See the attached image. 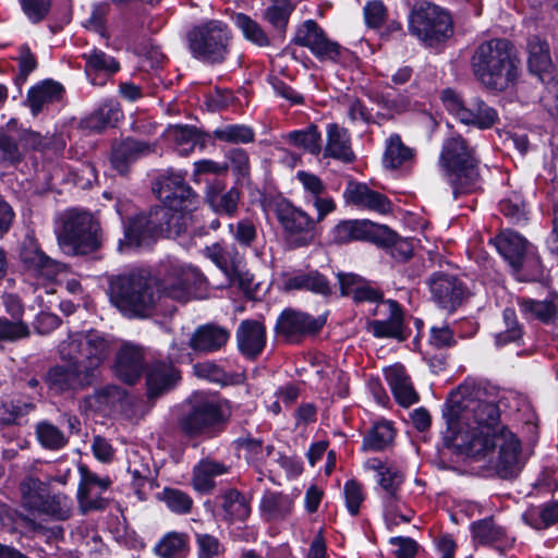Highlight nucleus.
<instances>
[{"mask_svg":"<svg viewBox=\"0 0 558 558\" xmlns=\"http://www.w3.org/2000/svg\"><path fill=\"white\" fill-rule=\"evenodd\" d=\"M19 489L22 507L31 512H35L47 496V484L33 475L25 476Z\"/></svg>","mask_w":558,"mask_h":558,"instance_id":"nucleus-39","label":"nucleus"},{"mask_svg":"<svg viewBox=\"0 0 558 558\" xmlns=\"http://www.w3.org/2000/svg\"><path fill=\"white\" fill-rule=\"evenodd\" d=\"M474 538L481 544H490L502 537L504 531L492 519H485L473 523Z\"/></svg>","mask_w":558,"mask_h":558,"instance_id":"nucleus-62","label":"nucleus"},{"mask_svg":"<svg viewBox=\"0 0 558 558\" xmlns=\"http://www.w3.org/2000/svg\"><path fill=\"white\" fill-rule=\"evenodd\" d=\"M230 338L227 328L216 324L199 326L192 335L189 345L195 352L210 353L220 350Z\"/></svg>","mask_w":558,"mask_h":558,"instance_id":"nucleus-25","label":"nucleus"},{"mask_svg":"<svg viewBox=\"0 0 558 558\" xmlns=\"http://www.w3.org/2000/svg\"><path fill=\"white\" fill-rule=\"evenodd\" d=\"M156 283L163 306L168 299L187 302L192 295H198L205 290L207 280L196 268L173 266L162 278H156Z\"/></svg>","mask_w":558,"mask_h":558,"instance_id":"nucleus-12","label":"nucleus"},{"mask_svg":"<svg viewBox=\"0 0 558 558\" xmlns=\"http://www.w3.org/2000/svg\"><path fill=\"white\" fill-rule=\"evenodd\" d=\"M487 392L474 383L465 381L452 391L447 399L444 416L447 430L444 442L453 448V437L459 435L482 436L492 438L498 434L499 409L494 401L486 399Z\"/></svg>","mask_w":558,"mask_h":558,"instance_id":"nucleus-1","label":"nucleus"},{"mask_svg":"<svg viewBox=\"0 0 558 558\" xmlns=\"http://www.w3.org/2000/svg\"><path fill=\"white\" fill-rule=\"evenodd\" d=\"M231 39L228 24L219 20L197 24L186 33L192 56L210 64L222 63L227 59Z\"/></svg>","mask_w":558,"mask_h":558,"instance_id":"nucleus-8","label":"nucleus"},{"mask_svg":"<svg viewBox=\"0 0 558 558\" xmlns=\"http://www.w3.org/2000/svg\"><path fill=\"white\" fill-rule=\"evenodd\" d=\"M293 508V500L282 493L266 492L260 500L262 514L268 521L282 520Z\"/></svg>","mask_w":558,"mask_h":558,"instance_id":"nucleus-37","label":"nucleus"},{"mask_svg":"<svg viewBox=\"0 0 558 558\" xmlns=\"http://www.w3.org/2000/svg\"><path fill=\"white\" fill-rule=\"evenodd\" d=\"M293 43L308 48L320 61L336 62L340 57V45L330 40L323 28L313 20L305 21L298 28Z\"/></svg>","mask_w":558,"mask_h":558,"instance_id":"nucleus-19","label":"nucleus"},{"mask_svg":"<svg viewBox=\"0 0 558 558\" xmlns=\"http://www.w3.org/2000/svg\"><path fill=\"white\" fill-rule=\"evenodd\" d=\"M54 365L45 376V383L57 393L77 392L90 387L96 380L77 363Z\"/></svg>","mask_w":558,"mask_h":558,"instance_id":"nucleus-20","label":"nucleus"},{"mask_svg":"<svg viewBox=\"0 0 558 558\" xmlns=\"http://www.w3.org/2000/svg\"><path fill=\"white\" fill-rule=\"evenodd\" d=\"M144 366V352L141 347L125 343L117 352L114 374L120 380L129 385L135 384L141 378Z\"/></svg>","mask_w":558,"mask_h":558,"instance_id":"nucleus-22","label":"nucleus"},{"mask_svg":"<svg viewBox=\"0 0 558 558\" xmlns=\"http://www.w3.org/2000/svg\"><path fill=\"white\" fill-rule=\"evenodd\" d=\"M288 140L296 147L303 148L313 155L322 150V137L316 125H310L306 130L289 133Z\"/></svg>","mask_w":558,"mask_h":558,"instance_id":"nucleus-51","label":"nucleus"},{"mask_svg":"<svg viewBox=\"0 0 558 558\" xmlns=\"http://www.w3.org/2000/svg\"><path fill=\"white\" fill-rule=\"evenodd\" d=\"M286 287L288 290H306L326 298L333 291L330 281L318 270L296 274L287 280Z\"/></svg>","mask_w":558,"mask_h":558,"instance_id":"nucleus-31","label":"nucleus"},{"mask_svg":"<svg viewBox=\"0 0 558 558\" xmlns=\"http://www.w3.org/2000/svg\"><path fill=\"white\" fill-rule=\"evenodd\" d=\"M527 65L531 72L536 74L546 73L551 68L549 48L545 40L538 36H532L527 41Z\"/></svg>","mask_w":558,"mask_h":558,"instance_id":"nucleus-40","label":"nucleus"},{"mask_svg":"<svg viewBox=\"0 0 558 558\" xmlns=\"http://www.w3.org/2000/svg\"><path fill=\"white\" fill-rule=\"evenodd\" d=\"M156 284V278L143 272L112 277L109 282L110 300L124 316L146 318L161 306Z\"/></svg>","mask_w":558,"mask_h":558,"instance_id":"nucleus-3","label":"nucleus"},{"mask_svg":"<svg viewBox=\"0 0 558 558\" xmlns=\"http://www.w3.org/2000/svg\"><path fill=\"white\" fill-rule=\"evenodd\" d=\"M335 241H369L376 245L389 244L395 239V232L386 226L376 225L369 220H351L338 223L333 230Z\"/></svg>","mask_w":558,"mask_h":558,"instance_id":"nucleus-18","label":"nucleus"},{"mask_svg":"<svg viewBox=\"0 0 558 558\" xmlns=\"http://www.w3.org/2000/svg\"><path fill=\"white\" fill-rule=\"evenodd\" d=\"M154 151L155 147L147 142L125 138L113 145L111 163L120 174H125L132 162Z\"/></svg>","mask_w":558,"mask_h":558,"instance_id":"nucleus-24","label":"nucleus"},{"mask_svg":"<svg viewBox=\"0 0 558 558\" xmlns=\"http://www.w3.org/2000/svg\"><path fill=\"white\" fill-rule=\"evenodd\" d=\"M499 254L509 263L521 280H536L543 275L539 257L534 254L529 242L519 233L506 230L494 240Z\"/></svg>","mask_w":558,"mask_h":558,"instance_id":"nucleus-10","label":"nucleus"},{"mask_svg":"<svg viewBox=\"0 0 558 558\" xmlns=\"http://www.w3.org/2000/svg\"><path fill=\"white\" fill-rule=\"evenodd\" d=\"M81 481L77 489V504L82 514L92 511L105 510L109 505V499L102 496L111 485V480L100 477L92 472L86 465H80Z\"/></svg>","mask_w":558,"mask_h":558,"instance_id":"nucleus-17","label":"nucleus"},{"mask_svg":"<svg viewBox=\"0 0 558 558\" xmlns=\"http://www.w3.org/2000/svg\"><path fill=\"white\" fill-rule=\"evenodd\" d=\"M240 199V192L236 189H230L225 193L213 191L208 194L209 206L219 214H226L232 216L238 210V204Z\"/></svg>","mask_w":558,"mask_h":558,"instance_id":"nucleus-53","label":"nucleus"},{"mask_svg":"<svg viewBox=\"0 0 558 558\" xmlns=\"http://www.w3.org/2000/svg\"><path fill=\"white\" fill-rule=\"evenodd\" d=\"M325 157L339 159L343 162H352L355 158L350 145L347 130L337 124H329L327 130V145L324 151Z\"/></svg>","mask_w":558,"mask_h":558,"instance_id":"nucleus-33","label":"nucleus"},{"mask_svg":"<svg viewBox=\"0 0 558 558\" xmlns=\"http://www.w3.org/2000/svg\"><path fill=\"white\" fill-rule=\"evenodd\" d=\"M58 241L74 255L95 253L104 241L100 223L87 211L68 210L62 218Z\"/></svg>","mask_w":558,"mask_h":558,"instance_id":"nucleus-7","label":"nucleus"},{"mask_svg":"<svg viewBox=\"0 0 558 558\" xmlns=\"http://www.w3.org/2000/svg\"><path fill=\"white\" fill-rule=\"evenodd\" d=\"M344 197L349 203L360 208H366L379 214H386L390 210L388 198L371 190L366 184L350 182L344 192Z\"/></svg>","mask_w":558,"mask_h":558,"instance_id":"nucleus-26","label":"nucleus"},{"mask_svg":"<svg viewBox=\"0 0 558 558\" xmlns=\"http://www.w3.org/2000/svg\"><path fill=\"white\" fill-rule=\"evenodd\" d=\"M187 550V536L177 532L168 533L156 546V553L162 558H184Z\"/></svg>","mask_w":558,"mask_h":558,"instance_id":"nucleus-47","label":"nucleus"},{"mask_svg":"<svg viewBox=\"0 0 558 558\" xmlns=\"http://www.w3.org/2000/svg\"><path fill=\"white\" fill-rule=\"evenodd\" d=\"M205 255L230 279L239 275V267L242 257L235 246L223 247L219 243H214L205 248Z\"/></svg>","mask_w":558,"mask_h":558,"instance_id":"nucleus-30","label":"nucleus"},{"mask_svg":"<svg viewBox=\"0 0 558 558\" xmlns=\"http://www.w3.org/2000/svg\"><path fill=\"white\" fill-rule=\"evenodd\" d=\"M388 306L389 318L385 320H373L369 328L376 337L397 338L402 340V312L396 301L388 300L385 302Z\"/></svg>","mask_w":558,"mask_h":558,"instance_id":"nucleus-36","label":"nucleus"},{"mask_svg":"<svg viewBox=\"0 0 558 558\" xmlns=\"http://www.w3.org/2000/svg\"><path fill=\"white\" fill-rule=\"evenodd\" d=\"M393 439V429L389 423L376 424L364 437L363 448L373 451L385 449Z\"/></svg>","mask_w":558,"mask_h":558,"instance_id":"nucleus-54","label":"nucleus"},{"mask_svg":"<svg viewBox=\"0 0 558 558\" xmlns=\"http://www.w3.org/2000/svg\"><path fill=\"white\" fill-rule=\"evenodd\" d=\"M35 512L48 515L57 521H65L72 514V504L63 494L46 496Z\"/></svg>","mask_w":558,"mask_h":558,"instance_id":"nucleus-44","label":"nucleus"},{"mask_svg":"<svg viewBox=\"0 0 558 558\" xmlns=\"http://www.w3.org/2000/svg\"><path fill=\"white\" fill-rule=\"evenodd\" d=\"M441 99L447 109L466 125L489 129L497 121L496 110L480 98L464 102L452 89H445Z\"/></svg>","mask_w":558,"mask_h":558,"instance_id":"nucleus-14","label":"nucleus"},{"mask_svg":"<svg viewBox=\"0 0 558 558\" xmlns=\"http://www.w3.org/2000/svg\"><path fill=\"white\" fill-rule=\"evenodd\" d=\"M23 160V150L12 136L0 132V163L16 166Z\"/></svg>","mask_w":558,"mask_h":558,"instance_id":"nucleus-60","label":"nucleus"},{"mask_svg":"<svg viewBox=\"0 0 558 558\" xmlns=\"http://www.w3.org/2000/svg\"><path fill=\"white\" fill-rule=\"evenodd\" d=\"M403 480V474L395 468L379 472V485L385 492L384 499L387 507H391L392 504L398 500Z\"/></svg>","mask_w":558,"mask_h":558,"instance_id":"nucleus-52","label":"nucleus"},{"mask_svg":"<svg viewBox=\"0 0 558 558\" xmlns=\"http://www.w3.org/2000/svg\"><path fill=\"white\" fill-rule=\"evenodd\" d=\"M121 117L119 104L107 101L85 120V124L87 129L100 132L108 125H113Z\"/></svg>","mask_w":558,"mask_h":558,"instance_id":"nucleus-43","label":"nucleus"},{"mask_svg":"<svg viewBox=\"0 0 558 558\" xmlns=\"http://www.w3.org/2000/svg\"><path fill=\"white\" fill-rule=\"evenodd\" d=\"M415 150L408 147L398 134L389 136L384 154V163L387 168L397 169L408 161L413 160Z\"/></svg>","mask_w":558,"mask_h":558,"instance_id":"nucleus-42","label":"nucleus"},{"mask_svg":"<svg viewBox=\"0 0 558 558\" xmlns=\"http://www.w3.org/2000/svg\"><path fill=\"white\" fill-rule=\"evenodd\" d=\"M126 392L117 385H107L86 397L87 407L97 412H109L124 401Z\"/></svg>","mask_w":558,"mask_h":558,"instance_id":"nucleus-34","label":"nucleus"},{"mask_svg":"<svg viewBox=\"0 0 558 558\" xmlns=\"http://www.w3.org/2000/svg\"><path fill=\"white\" fill-rule=\"evenodd\" d=\"M326 318L323 316L313 317L306 313L294 310H286L280 315L276 329L284 337L292 339L317 332L323 328Z\"/></svg>","mask_w":558,"mask_h":558,"instance_id":"nucleus-21","label":"nucleus"},{"mask_svg":"<svg viewBox=\"0 0 558 558\" xmlns=\"http://www.w3.org/2000/svg\"><path fill=\"white\" fill-rule=\"evenodd\" d=\"M233 239L243 247H250L257 239V227L250 218L229 225Z\"/></svg>","mask_w":558,"mask_h":558,"instance_id":"nucleus-59","label":"nucleus"},{"mask_svg":"<svg viewBox=\"0 0 558 558\" xmlns=\"http://www.w3.org/2000/svg\"><path fill=\"white\" fill-rule=\"evenodd\" d=\"M225 512V519L229 521H243L251 512L246 498L236 489H227L218 497Z\"/></svg>","mask_w":558,"mask_h":558,"instance_id":"nucleus-41","label":"nucleus"},{"mask_svg":"<svg viewBox=\"0 0 558 558\" xmlns=\"http://www.w3.org/2000/svg\"><path fill=\"white\" fill-rule=\"evenodd\" d=\"M427 284L433 301L448 313L454 312L469 296V290L454 275L435 271L428 278Z\"/></svg>","mask_w":558,"mask_h":558,"instance_id":"nucleus-15","label":"nucleus"},{"mask_svg":"<svg viewBox=\"0 0 558 558\" xmlns=\"http://www.w3.org/2000/svg\"><path fill=\"white\" fill-rule=\"evenodd\" d=\"M518 305L526 319H536L543 324L553 323L558 315V307L550 300L538 301L530 298H519Z\"/></svg>","mask_w":558,"mask_h":558,"instance_id":"nucleus-35","label":"nucleus"},{"mask_svg":"<svg viewBox=\"0 0 558 558\" xmlns=\"http://www.w3.org/2000/svg\"><path fill=\"white\" fill-rule=\"evenodd\" d=\"M36 435L41 446L50 450L61 449L68 442L64 434L48 422H41L37 425Z\"/></svg>","mask_w":558,"mask_h":558,"instance_id":"nucleus-56","label":"nucleus"},{"mask_svg":"<svg viewBox=\"0 0 558 558\" xmlns=\"http://www.w3.org/2000/svg\"><path fill=\"white\" fill-rule=\"evenodd\" d=\"M168 137L177 145L181 155L191 153L201 141L197 130L189 125H173L167 130Z\"/></svg>","mask_w":558,"mask_h":558,"instance_id":"nucleus-45","label":"nucleus"},{"mask_svg":"<svg viewBox=\"0 0 558 558\" xmlns=\"http://www.w3.org/2000/svg\"><path fill=\"white\" fill-rule=\"evenodd\" d=\"M292 7L288 0H274L265 12V19L280 32H284Z\"/></svg>","mask_w":558,"mask_h":558,"instance_id":"nucleus-61","label":"nucleus"},{"mask_svg":"<svg viewBox=\"0 0 558 558\" xmlns=\"http://www.w3.org/2000/svg\"><path fill=\"white\" fill-rule=\"evenodd\" d=\"M236 342L240 352L247 359L257 357L266 344V328L255 319L242 320L236 330Z\"/></svg>","mask_w":558,"mask_h":558,"instance_id":"nucleus-23","label":"nucleus"},{"mask_svg":"<svg viewBox=\"0 0 558 558\" xmlns=\"http://www.w3.org/2000/svg\"><path fill=\"white\" fill-rule=\"evenodd\" d=\"M20 143L25 149L39 151L53 150L58 154L63 150L65 143L58 137H43L39 133L24 131L20 136Z\"/></svg>","mask_w":558,"mask_h":558,"instance_id":"nucleus-48","label":"nucleus"},{"mask_svg":"<svg viewBox=\"0 0 558 558\" xmlns=\"http://www.w3.org/2000/svg\"><path fill=\"white\" fill-rule=\"evenodd\" d=\"M110 353L109 339L97 330L71 335L59 344L60 359L77 362L95 380Z\"/></svg>","mask_w":558,"mask_h":558,"instance_id":"nucleus-6","label":"nucleus"},{"mask_svg":"<svg viewBox=\"0 0 558 558\" xmlns=\"http://www.w3.org/2000/svg\"><path fill=\"white\" fill-rule=\"evenodd\" d=\"M385 376L400 405L410 407L418 401V395L413 388L411 378L402 365L395 364L388 367L385 371Z\"/></svg>","mask_w":558,"mask_h":558,"instance_id":"nucleus-27","label":"nucleus"},{"mask_svg":"<svg viewBox=\"0 0 558 558\" xmlns=\"http://www.w3.org/2000/svg\"><path fill=\"white\" fill-rule=\"evenodd\" d=\"M454 449L475 459L486 457L495 448H498V456L494 462L496 474L502 480L514 478L521 472L524 465V459L521 452V442L506 427H500L498 434L492 438L487 435L472 436L459 435L453 437Z\"/></svg>","mask_w":558,"mask_h":558,"instance_id":"nucleus-2","label":"nucleus"},{"mask_svg":"<svg viewBox=\"0 0 558 558\" xmlns=\"http://www.w3.org/2000/svg\"><path fill=\"white\" fill-rule=\"evenodd\" d=\"M523 520L536 530L545 529L558 521V504L547 505L543 509H530Z\"/></svg>","mask_w":558,"mask_h":558,"instance_id":"nucleus-55","label":"nucleus"},{"mask_svg":"<svg viewBox=\"0 0 558 558\" xmlns=\"http://www.w3.org/2000/svg\"><path fill=\"white\" fill-rule=\"evenodd\" d=\"M178 371L167 363H157L153 365L146 378L147 391L150 398L158 397L163 391L172 388L179 380Z\"/></svg>","mask_w":558,"mask_h":558,"instance_id":"nucleus-32","label":"nucleus"},{"mask_svg":"<svg viewBox=\"0 0 558 558\" xmlns=\"http://www.w3.org/2000/svg\"><path fill=\"white\" fill-rule=\"evenodd\" d=\"M194 223V215L187 209L169 207L166 220V238H178L186 233Z\"/></svg>","mask_w":558,"mask_h":558,"instance_id":"nucleus-46","label":"nucleus"},{"mask_svg":"<svg viewBox=\"0 0 558 558\" xmlns=\"http://www.w3.org/2000/svg\"><path fill=\"white\" fill-rule=\"evenodd\" d=\"M214 135L219 141L235 144L252 143L255 137L254 131L251 128L240 124L227 125L225 128L217 129L214 132Z\"/></svg>","mask_w":558,"mask_h":558,"instance_id":"nucleus-58","label":"nucleus"},{"mask_svg":"<svg viewBox=\"0 0 558 558\" xmlns=\"http://www.w3.org/2000/svg\"><path fill=\"white\" fill-rule=\"evenodd\" d=\"M162 499L173 512L189 513L192 509V498L182 490L165 488L162 492Z\"/></svg>","mask_w":558,"mask_h":558,"instance_id":"nucleus-64","label":"nucleus"},{"mask_svg":"<svg viewBox=\"0 0 558 558\" xmlns=\"http://www.w3.org/2000/svg\"><path fill=\"white\" fill-rule=\"evenodd\" d=\"M83 58L86 60L87 72L96 71L113 74L120 69V65L114 58L98 49H94L89 53H84Z\"/></svg>","mask_w":558,"mask_h":558,"instance_id":"nucleus-57","label":"nucleus"},{"mask_svg":"<svg viewBox=\"0 0 558 558\" xmlns=\"http://www.w3.org/2000/svg\"><path fill=\"white\" fill-rule=\"evenodd\" d=\"M275 214L289 239L298 246L312 241L315 220L305 211L287 201H279L275 205Z\"/></svg>","mask_w":558,"mask_h":558,"instance_id":"nucleus-16","label":"nucleus"},{"mask_svg":"<svg viewBox=\"0 0 558 558\" xmlns=\"http://www.w3.org/2000/svg\"><path fill=\"white\" fill-rule=\"evenodd\" d=\"M64 93L63 86L52 80H45L32 87L27 94V104L34 116H37L46 105L59 101Z\"/></svg>","mask_w":558,"mask_h":558,"instance_id":"nucleus-29","label":"nucleus"},{"mask_svg":"<svg viewBox=\"0 0 558 558\" xmlns=\"http://www.w3.org/2000/svg\"><path fill=\"white\" fill-rule=\"evenodd\" d=\"M156 239L145 214H141L130 219L124 229V238L119 240L118 248L123 252L128 247L149 244Z\"/></svg>","mask_w":558,"mask_h":558,"instance_id":"nucleus-28","label":"nucleus"},{"mask_svg":"<svg viewBox=\"0 0 558 558\" xmlns=\"http://www.w3.org/2000/svg\"><path fill=\"white\" fill-rule=\"evenodd\" d=\"M227 470L222 463L209 459L202 460L193 470L192 485L199 493H209L215 487L214 477L226 473Z\"/></svg>","mask_w":558,"mask_h":558,"instance_id":"nucleus-38","label":"nucleus"},{"mask_svg":"<svg viewBox=\"0 0 558 558\" xmlns=\"http://www.w3.org/2000/svg\"><path fill=\"white\" fill-rule=\"evenodd\" d=\"M439 166L452 189L454 198L478 187V160L474 149L460 136L445 140L439 155Z\"/></svg>","mask_w":558,"mask_h":558,"instance_id":"nucleus-5","label":"nucleus"},{"mask_svg":"<svg viewBox=\"0 0 558 558\" xmlns=\"http://www.w3.org/2000/svg\"><path fill=\"white\" fill-rule=\"evenodd\" d=\"M410 31L426 46L434 47L448 39L453 33V27L448 12L424 1L417 3L411 12Z\"/></svg>","mask_w":558,"mask_h":558,"instance_id":"nucleus-11","label":"nucleus"},{"mask_svg":"<svg viewBox=\"0 0 558 558\" xmlns=\"http://www.w3.org/2000/svg\"><path fill=\"white\" fill-rule=\"evenodd\" d=\"M34 405L26 402H2L0 404V423L4 425H11L17 423V421L28 414L33 410Z\"/></svg>","mask_w":558,"mask_h":558,"instance_id":"nucleus-63","label":"nucleus"},{"mask_svg":"<svg viewBox=\"0 0 558 558\" xmlns=\"http://www.w3.org/2000/svg\"><path fill=\"white\" fill-rule=\"evenodd\" d=\"M235 25L242 31L243 36L258 47H267L270 45L269 37L262 26L248 15L238 13L234 16Z\"/></svg>","mask_w":558,"mask_h":558,"instance_id":"nucleus-50","label":"nucleus"},{"mask_svg":"<svg viewBox=\"0 0 558 558\" xmlns=\"http://www.w3.org/2000/svg\"><path fill=\"white\" fill-rule=\"evenodd\" d=\"M19 262L25 276L43 284L53 281L65 270V265L48 256L31 234H27L21 243Z\"/></svg>","mask_w":558,"mask_h":558,"instance_id":"nucleus-13","label":"nucleus"},{"mask_svg":"<svg viewBox=\"0 0 558 558\" xmlns=\"http://www.w3.org/2000/svg\"><path fill=\"white\" fill-rule=\"evenodd\" d=\"M228 418L229 413L222 402L202 399L191 402L178 417L177 424L187 437H213L221 432Z\"/></svg>","mask_w":558,"mask_h":558,"instance_id":"nucleus-9","label":"nucleus"},{"mask_svg":"<svg viewBox=\"0 0 558 558\" xmlns=\"http://www.w3.org/2000/svg\"><path fill=\"white\" fill-rule=\"evenodd\" d=\"M502 327L496 332V344L505 345L510 342H517L522 337V327L517 319V314L513 308L507 307L502 314Z\"/></svg>","mask_w":558,"mask_h":558,"instance_id":"nucleus-49","label":"nucleus"},{"mask_svg":"<svg viewBox=\"0 0 558 558\" xmlns=\"http://www.w3.org/2000/svg\"><path fill=\"white\" fill-rule=\"evenodd\" d=\"M518 60L507 39H492L481 44L473 57L472 69L477 80L488 89L505 90L518 75Z\"/></svg>","mask_w":558,"mask_h":558,"instance_id":"nucleus-4","label":"nucleus"}]
</instances>
